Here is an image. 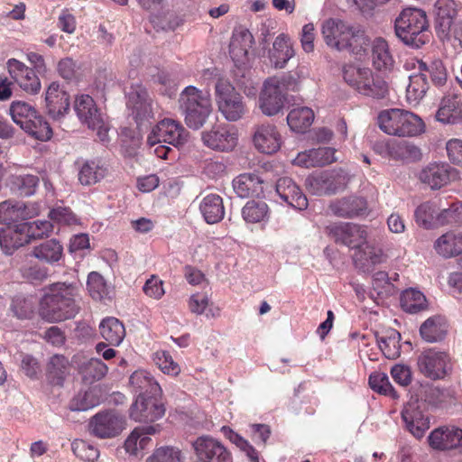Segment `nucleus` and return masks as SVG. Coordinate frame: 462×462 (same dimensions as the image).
<instances>
[{"mask_svg": "<svg viewBox=\"0 0 462 462\" xmlns=\"http://www.w3.org/2000/svg\"><path fill=\"white\" fill-rule=\"evenodd\" d=\"M321 35L327 46L337 51L362 55L369 39L360 27L337 18H329L321 24Z\"/></svg>", "mask_w": 462, "mask_h": 462, "instance_id": "obj_1", "label": "nucleus"}, {"mask_svg": "<svg viewBox=\"0 0 462 462\" xmlns=\"http://www.w3.org/2000/svg\"><path fill=\"white\" fill-rule=\"evenodd\" d=\"M79 287L75 283L56 282L41 301L40 315L49 322L72 319L79 312L76 303Z\"/></svg>", "mask_w": 462, "mask_h": 462, "instance_id": "obj_2", "label": "nucleus"}, {"mask_svg": "<svg viewBox=\"0 0 462 462\" xmlns=\"http://www.w3.org/2000/svg\"><path fill=\"white\" fill-rule=\"evenodd\" d=\"M253 34L248 30H240L233 34L229 45V53L236 69L235 80L237 86L247 94L254 90V82L251 78L252 71L248 66L250 61L249 51L254 44Z\"/></svg>", "mask_w": 462, "mask_h": 462, "instance_id": "obj_3", "label": "nucleus"}, {"mask_svg": "<svg viewBox=\"0 0 462 462\" xmlns=\"http://www.w3.org/2000/svg\"><path fill=\"white\" fill-rule=\"evenodd\" d=\"M426 14L419 8H405L395 19V33L406 45L420 48L429 41Z\"/></svg>", "mask_w": 462, "mask_h": 462, "instance_id": "obj_4", "label": "nucleus"}, {"mask_svg": "<svg viewBox=\"0 0 462 462\" xmlns=\"http://www.w3.org/2000/svg\"><path fill=\"white\" fill-rule=\"evenodd\" d=\"M343 79L346 84L365 97L382 99L389 91L387 82L375 75L371 69L354 64H346L342 69Z\"/></svg>", "mask_w": 462, "mask_h": 462, "instance_id": "obj_5", "label": "nucleus"}, {"mask_svg": "<svg viewBox=\"0 0 462 462\" xmlns=\"http://www.w3.org/2000/svg\"><path fill=\"white\" fill-rule=\"evenodd\" d=\"M378 124L389 135L416 136L425 131L422 119L412 112L393 108L379 114Z\"/></svg>", "mask_w": 462, "mask_h": 462, "instance_id": "obj_6", "label": "nucleus"}, {"mask_svg": "<svg viewBox=\"0 0 462 462\" xmlns=\"http://www.w3.org/2000/svg\"><path fill=\"white\" fill-rule=\"evenodd\" d=\"M215 92L218 110L227 121L236 122L245 115V102L229 81L219 79Z\"/></svg>", "mask_w": 462, "mask_h": 462, "instance_id": "obj_7", "label": "nucleus"}, {"mask_svg": "<svg viewBox=\"0 0 462 462\" xmlns=\"http://www.w3.org/2000/svg\"><path fill=\"white\" fill-rule=\"evenodd\" d=\"M348 174L342 169L315 171L306 178L308 190L317 196L332 195L346 189Z\"/></svg>", "mask_w": 462, "mask_h": 462, "instance_id": "obj_8", "label": "nucleus"}, {"mask_svg": "<svg viewBox=\"0 0 462 462\" xmlns=\"http://www.w3.org/2000/svg\"><path fill=\"white\" fill-rule=\"evenodd\" d=\"M286 78H271L264 81L259 97V107L267 116L280 113L287 101Z\"/></svg>", "mask_w": 462, "mask_h": 462, "instance_id": "obj_9", "label": "nucleus"}, {"mask_svg": "<svg viewBox=\"0 0 462 462\" xmlns=\"http://www.w3.org/2000/svg\"><path fill=\"white\" fill-rule=\"evenodd\" d=\"M74 110L81 123L88 125L89 129L97 132L100 141L105 143L108 140V126L105 122L104 116L97 108L95 100L89 95H80L76 97Z\"/></svg>", "mask_w": 462, "mask_h": 462, "instance_id": "obj_10", "label": "nucleus"}, {"mask_svg": "<svg viewBox=\"0 0 462 462\" xmlns=\"http://www.w3.org/2000/svg\"><path fill=\"white\" fill-rule=\"evenodd\" d=\"M126 106L139 127L153 117V101L143 85H132L126 92Z\"/></svg>", "mask_w": 462, "mask_h": 462, "instance_id": "obj_11", "label": "nucleus"}, {"mask_svg": "<svg viewBox=\"0 0 462 462\" xmlns=\"http://www.w3.org/2000/svg\"><path fill=\"white\" fill-rule=\"evenodd\" d=\"M187 137V131L179 122L166 118L152 128L147 143L151 147L157 143H168L178 148L186 143Z\"/></svg>", "mask_w": 462, "mask_h": 462, "instance_id": "obj_12", "label": "nucleus"}, {"mask_svg": "<svg viewBox=\"0 0 462 462\" xmlns=\"http://www.w3.org/2000/svg\"><path fill=\"white\" fill-rule=\"evenodd\" d=\"M179 102L186 125L189 128L199 129L202 126L201 91L194 86H188L180 93Z\"/></svg>", "mask_w": 462, "mask_h": 462, "instance_id": "obj_13", "label": "nucleus"}, {"mask_svg": "<svg viewBox=\"0 0 462 462\" xmlns=\"http://www.w3.org/2000/svg\"><path fill=\"white\" fill-rule=\"evenodd\" d=\"M328 235L355 251L366 242L367 233L364 226L353 223H333L326 227Z\"/></svg>", "mask_w": 462, "mask_h": 462, "instance_id": "obj_14", "label": "nucleus"}, {"mask_svg": "<svg viewBox=\"0 0 462 462\" xmlns=\"http://www.w3.org/2000/svg\"><path fill=\"white\" fill-rule=\"evenodd\" d=\"M418 366L425 376L433 380L444 378L451 369L449 356L445 352L433 348L420 354Z\"/></svg>", "mask_w": 462, "mask_h": 462, "instance_id": "obj_15", "label": "nucleus"}, {"mask_svg": "<svg viewBox=\"0 0 462 462\" xmlns=\"http://www.w3.org/2000/svg\"><path fill=\"white\" fill-rule=\"evenodd\" d=\"M161 396L137 395L129 410V416L137 422H153L165 413V407L159 400Z\"/></svg>", "mask_w": 462, "mask_h": 462, "instance_id": "obj_16", "label": "nucleus"}, {"mask_svg": "<svg viewBox=\"0 0 462 462\" xmlns=\"http://www.w3.org/2000/svg\"><path fill=\"white\" fill-rule=\"evenodd\" d=\"M430 447L441 451L462 453V429L456 426L439 427L429 436Z\"/></svg>", "mask_w": 462, "mask_h": 462, "instance_id": "obj_17", "label": "nucleus"}, {"mask_svg": "<svg viewBox=\"0 0 462 462\" xmlns=\"http://www.w3.org/2000/svg\"><path fill=\"white\" fill-rule=\"evenodd\" d=\"M123 418L115 411H106L97 413L89 422L91 434L106 439L118 435L124 429Z\"/></svg>", "mask_w": 462, "mask_h": 462, "instance_id": "obj_18", "label": "nucleus"}, {"mask_svg": "<svg viewBox=\"0 0 462 462\" xmlns=\"http://www.w3.org/2000/svg\"><path fill=\"white\" fill-rule=\"evenodd\" d=\"M6 67L10 77L20 88L28 94H37L41 90V81L35 71L16 59H9Z\"/></svg>", "mask_w": 462, "mask_h": 462, "instance_id": "obj_19", "label": "nucleus"}, {"mask_svg": "<svg viewBox=\"0 0 462 462\" xmlns=\"http://www.w3.org/2000/svg\"><path fill=\"white\" fill-rule=\"evenodd\" d=\"M237 143V134L234 127L217 125L204 133V145L218 152L232 151Z\"/></svg>", "mask_w": 462, "mask_h": 462, "instance_id": "obj_20", "label": "nucleus"}, {"mask_svg": "<svg viewBox=\"0 0 462 462\" xmlns=\"http://www.w3.org/2000/svg\"><path fill=\"white\" fill-rule=\"evenodd\" d=\"M457 178V171L447 162H433L420 173L421 182L432 189H440Z\"/></svg>", "mask_w": 462, "mask_h": 462, "instance_id": "obj_21", "label": "nucleus"}, {"mask_svg": "<svg viewBox=\"0 0 462 462\" xmlns=\"http://www.w3.org/2000/svg\"><path fill=\"white\" fill-rule=\"evenodd\" d=\"M253 142L259 152L273 154L280 150L282 138L275 125L264 123L255 126Z\"/></svg>", "mask_w": 462, "mask_h": 462, "instance_id": "obj_22", "label": "nucleus"}, {"mask_svg": "<svg viewBox=\"0 0 462 462\" xmlns=\"http://www.w3.org/2000/svg\"><path fill=\"white\" fill-rule=\"evenodd\" d=\"M329 210L337 217L353 218L367 215L368 206L365 199L348 196L331 201Z\"/></svg>", "mask_w": 462, "mask_h": 462, "instance_id": "obj_23", "label": "nucleus"}, {"mask_svg": "<svg viewBox=\"0 0 462 462\" xmlns=\"http://www.w3.org/2000/svg\"><path fill=\"white\" fill-rule=\"evenodd\" d=\"M45 102L48 114L53 119L59 120L69 109V96L60 88L57 82H51L45 94Z\"/></svg>", "mask_w": 462, "mask_h": 462, "instance_id": "obj_24", "label": "nucleus"}, {"mask_svg": "<svg viewBox=\"0 0 462 462\" xmlns=\"http://www.w3.org/2000/svg\"><path fill=\"white\" fill-rule=\"evenodd\" d=\"M402 418L407 430L417 439L422 438L430 428L429 417L422 413L417 402H410L404 406Z\"/></svg>", "mask_w": 462, "mask_h": 462, "instance_id": "obj_25", "label": "nucleus"}, {"mask_svg": "<svg viewBox=\"0 0 462 462\" xmlns=\"http://www.w3.org/2000/svg\"><path fill=\"white\" fill-rule=\"evenodd\" d=\"M275 189L281 199L291 208L302 210L308 207V199L299 186L288 177L277 180Z\"/></svg>", "mask_w": 462, "mask_h": 462, "instance_id": "obj_26", "label": "nucleus"}, {"mask_svg": "<svg viewBox=\"0 0 462 462\" xmlns=\"http://www.w3.org/2000/svg\"><path fill=\"white\" fill-rule=\"evenodd\" d=\"M434 7L437 32L440 38H447L457 14V4L454 0H437Z\"/></svg>", "mask_w": 462, "mask_h": 462, "instance_id": "obj_27", "label": "nucleus"}, {"mask_svg": "<svg viewBox=\"0 0 462 462\" xmlns=\"http://www.w3.org/2000/svg\"><path fill=\"white\" fill-rule=\"evenodd\" d=\"M405 66H411L420 73L429 74L432 84L436 87H442L447 82L448 71L443 61L439 59L430 60V61L411 59L406 62Z\"/></svg>", "mask_w": 462, "mask_h": 462, "instance_id": "obj_28", "label": "nucleus"}, {"mask_svg": "<svg viewBox=\"0 0 462 462\" xmlns=\"http://www.w3.org/2000/svg\"><path fill=\"white\" fill-rule=\"evenodd\" d=\"M232 186L235 193L242 199L263 194V180L257 174H240L233 180Z\"/></svg>", "mask_w": 462, "mask_h": 462, "instance_id": "obj_29", "label": "nucleus"}, {"mask_svg": "<svg viewBox=\"0 0 462 462\" xmlns=\"http://www.w3.org/2000/svg\"><path fill=\"white\" fill-rule=\"evenodd\" d=\"M29 243L28 235L22 231L21 223L0 229V246L7 255H12L18 248Z\"/></svg>", "mask_w": 462, "mask_h": 462, "instance_id": "obj_30", "label": "nucleus"}, {"mask_svg": "<svg viewBox=\"0 0 462 462\" xmlns=\"http://www.w3.org/2000/svg\"><path fill=\"white\" fill-rule=\"evenodd\" d=\"M107 171V165L102 159L85 160L79 167V181L85 186L94 185L103 180Z\"/></svg>", "mask_w": 462, "mask_h": 462, "instance_id": "obj_31", "label": "nucleus"}, {"mask_svg": "<svg viewBox=\"0 0 462 462\" xmlns=\"http://www.w3.org/2000/svg\"><path fill=\"white\" fill-rule=\"evenodd\" d=\"M461 101L457 95L448 94L443 97L436 113L437 121L445 125H454L461 119Z\"/></svg>", "mask_w": 462, "mask_h": 462, "instance_id": "obj_32", "label": "nucleus"}, {"mask_svg": "<svg viewBox=\"0 0 462 462\" xmlns=\"http://www.w3.org/2000/svg\"><path fill=\"white\" fill-rule=\"evenodd\" d=\"M294 54L295 52L290 37L282 33L275 38L273 48L269 51V58L271 63L275 68L282 69L285 67Z\"/></svg>", "mask_w": 462, "mask_h": 462, "instance_id": "obj_33", "label": "nucleus"}, {"mask_svg": "<svg viewBox=\"0 0 462 462\" xmlns=\"http://www.w3.org/2000/svg\"><path fill=\"white\" fill-rule=\"evenodd\" d=\"M130 384L138 395L143 396H161L162 387L153 376L147 371H135L129 379Z\"/></svg>", "mask_w": 462, "mask_h": 462, "instance_id": "obj_34", "label": "nucleus"}, {"mask_svg": "<svg viewBox=\"0 0 462 462\" xmlns=\"http://www.w3.org/2000/svg\"><path fill=\"white\" fill-rule=\"evenodd\" d=\"M389 157L396 160L416 161L420 157V149L407 141H389L381 145Z\"/></svg>", "mask_w": 462, "mask_h": 462, "instance_id": "obj_35", "label": "nucleus"}, {"mask_svg": "<svg viewBox=\"0 0 462 462\" xmlns=\"http://www.w3.org/2000/svg\"><path fill=\"white\" fill-rule=\"evenodd\" d=\"M372 61L377 70H391L394 60L390 52L387 42L383 38H376L372 44Z\"/></svg>", "mask_w": 462, "mask_h": 462, "instance_id": "obj_36", "label": "nucleus"}, {"mask_svg": "<svg viewBox=\"0 0 462 462\" xmlns=\"http://www.w3.org/2000/svg\"><path fill=\"white\" fill-rule=\"evenodd\" d=\"M28 216L26 206L22 201L8 199L0 203V223L9 226L12 223L23 222Z\"/></svg>", "mask_w": 462, "mask_h": 462, "instance_id": "obj_37", "label": "nucleus"}, {"mask_svg": "<svg viewBox=\"0 0 462 462\" xmlns=\"http://www.w3.org/2000/svg\"><path fill=\"white\" fill-rule=\"evenodd\" d=\"M32 254L41 262L54 264L61 259L63 246L57 239H50L34 246Z\"/></svg>", "mask_w": 462, "mask_h": 462, "instance_id": "obj_38", "label": "nucleus"}, {"mask_svg": "<svg viewBox=\"0 0 462 462\" xmlns=\"http://www.w3.org/2000/svg\"><path fill=\"white\" fill-rule=\"evenodd\" d=\"M448 329L444 317L434 316L425 320L420 328L422 338L427 342H438L444 338Z\"/></svg>", "mask_w": 462, "mask_h": 462, "instance_id": "obj_39", "label": "nucleus"}, {"mask_svg": "<svg viewBox=\"0 0 462 462\" xmlns=\"http://www.w3.org/2000/svg\"><path fill=\"white\" fill-rule=\"evenodd\" d=\"M99 331L102 337L112 346H119L125 337V329L123 323L116 318L107 317L99 324Z\"/></svg>", "mask_w": 462, "mask_h": 462, "instance_id": "obj_40", "label": "nucleus"}, {"mask_svg": "<svg viewBox=\"0 0 462 462\" xmlns=\"http://www.w3.org/2000/svg\"><path fill=\"white\" fill-rule=\"evenodd\" d=\"M429 89L427 75L420 73L412 74L409 77V84L406 88V100L411 106L418 105L425 97Z\"/></svg>", "mask_w": 462, "mask_h": 462, "instance_id": "obj_41", "label": "nucleus"}, {"mask_svg": "<svg viewBox=\"0 0 462 462\" xmlns=\"http://www.w3.org/2000/svg\"><path fill=\"white\" fill-rule=\"evenodd\" d=\"M375 337L377 345L386 358L394 359L400 356L401 334L397 330L388 329L381 334H376Z\"/></svg>", "mask_w": 462, "mask_h": 462, "instance_id": "obj_42", "label": "nucleus"}, {"mask_svg": "<svg viewBox=\"0 0 462 462\" xmlns=\"http://www.w3.org/2000/svg\"><path fill=\"white\" fill-rule=\"evenodd\" d=\"M314 120V112L308 106H298L290 111L287 124L290 128L298 133L307 130Z\"/></svg>", "mask_w": 462, "mask_h": 462, "instance_id": "obj_43", "label": "nucleus"}, {"mask_svg": "<svg viewBox=\"0 0 462 462\" xmlns=\"http://www.w3.org/2000/svg\"><path fill=\"white\" fill-rule=\"evenodd\" d=\"M40 183L36 174H19L11 177V189L22 197H30L35 194Z\"/></svg>", "mask_w": 462, "mask_h": 462, "instance_id": "obj_44", "label": "nucleus"}, {"mask_svg": "<svg viewBox=\"0 0 462 462\" xmlns=\"http://www.w3.org/2000/svg\"><path fill=\"white\" fill-rule=\"evenodd\" d=\"M69 361L62 355H54L47 365V380L52 385L62 386L68 372Z\"/></svg>", "mask_w": 462, "mask_h": 462, "instance_id": "obj_45", "label": "nucleus"}, {"mask_svg": "<svg viewBox=\"0 0 462 462\" xmlns=\"http://www.w3.org/2000/svg\"><path fill=\"white\" fill-rule=\"evenodd\" d=\"M241 214L249 224L266 222L269 219V207L262 200H249L243 207Z\"/></svg>", "mask_w": 462, "mask_h": 462, "instance_id": "obj_46", "label": "nucleus"}, {"mask_svg": "<svg viewBox=\"0 0 462 462\" xmlns=\"http://www.w3.org/2000/svg\"><path fill=\"white\" fill-rule=\"evenodd\" d=\"M232 455L218 440L204 437V462H232Z\"/></svg>", "mask_w": 462, "mask_h": 462, "instance_id": "obj_47", "label": "nucleus"}, {"mask_svg": "<svg viewBox=\"0 0 462 462\" xmlns=\"http://www.w3.org/2000/svg\"><path fill=\"white\" fill-rule=\"evenodd\" d=\"M225 216V208L221 197L210 193L204 197V221L208 224H216Z\"/></svg>", "mask_w": 462, "mask_h": 462, "instance_id": "obj_48", "label": "nucleus"}, {"mask_svg": "<svg viewBox=\"0 0 462 462\" xmlns=\"http://www.w3.org/2000/svg\"><path fill=\"white\" fill-rule=\"evenodd\" d=\"M100 403V390L91 387L79 392L70 402L72 411H84L97 406Z\"/></svg>", "mask_w": 462, "mask_h": 462, "instance_id": "obj_49", "label": "nucleus"}, {"mask_svg": "<svg viewBox=\"0 0 462 462\" xmlns=\"http://www.w3.org/2000/svg\"><path fill=\"white\" fill-rule=\"evenodd\" d=\"M401 305L409 313H417L427 307L425 295L413 288L407 289L401 295Z\"/></svg>", "mask_w": 462, "mask_h": 462, "instance_id": "obj_50", "label": "nucleus"}, {"mask_svg": "<svg viewBox=\"0 0 462 462\" xmlns=\"http://www.w3.org/2000/svg\"><path fill=\"white\" fill-rule=\"evenodd\" d=\"M23 130L40 141H48L52 136L49 123L37 111L35 116L23 125Z\"/></svg>", "mask_w": 462, "mask_h": 462, "instance_id": "obj_51", "label": "nucleus"}, {"mask_svg": "<svg viewBox=\"0 0 462 462\" xmlns=\"http://www.w3.org/2000/svg\"><path fill=\"white\" fill-rule=\"evenodd\" d=\"M22 231L28 235L29 242L49 236L54 231V225L49 220L23 221Z\"/></svg>", "mask_w": 462, "mask_h": 462, "instance_id": "obj_52", "label": "nucleus"}, {"mask_svg": "<svg viewBox=\"0 0 462 462\" xmlns=\"http://www.w3.org/2000/svg\"><path fill=\"white\" fill-rule=\"evenodd\" d=\"M353 259L360 266L375 265L383 261V251L369 245L367 241L360 249L355 251Z\"/></svg>", "mask_w": 462, "mask_h": 462, "instance_id": "obj_53", "label": "nucleus"}, {"mask_svg": "<svg viewBox=\"0 0 462 462\" xmlns=\"http://www.w3.org/2000/svg\"><path fill=\"white\" fill-rule=\"evenodd\" d=\"M458 242L460 243V235L456 236L453 233H446L437 239L434 247L439 254L449 258L459 254Z\"/></svg>", "mask_w": 462, "mask_h": 462, "instance_id": "obj_54", "label": "nucleus"}, {"mask_svg": "<svg viewBox=\"0 0 462 462\" xmlns=\"http://www.w3.org/2000/svg\"><path fill=\"white\" fill-rule=\"evenodd\" d=\"M9 110L13 121L22 129L36 113V109L24 101H13Z\"/></svg>", "mask_w": 462, "mask_h": 462, "instance_id": "obj_55", "label": "nucleus"}, {"mask_svg": "<svg viewBox=\"0 0 462 462\" xmlns=\"http://www.w3.org/2000/svg\"><path fill=\"white\" fill-rule=\"evenodd\" d=\"M160 431V426L156 425H147L135 428L129 437L125 441V448L127 453L134 456H139V444L138 439L142 435H153L156 432Z\"/></svg>", "mask_w": 462, "mask_h": 462, "instance_id": "obj_56", "label": "nucleus"}, {"mask_svg": "<svg viewBox=\"0 0 462 462\" xmlns=\"http://www.w3.org/2000/svg\"><path fill=\"white\" fill-rule=\"evenodd\" d=\"M81 374L86 381H98L102 379L107 373L106 365L99 358H90L82 364Z\"/></svg>", "mask_w": 462, "mask_h": 462, "instance_id": "obj_57", "label": "nucleus"}, {"mask_svg": "<svg viewBox=\"0 0 462 462\" xmlns=\"http://www.w3.org/2000/svg\"><path fill=\"white\" fill-rule=\"evenodd\" d=\"M87 287L90 296L96 300H101L109 294V288L104 277L97 272H91L88 274Z\"/></svg>", "mask_w": 462, "mask_h": 462, "instance_id": "obj_58", "label": "nucleus"}, {"mask_svg": "<svg viewBox=\"0 0 462 462\" xmlns=\"http://www.w3.org/2000/svg\"><path fill=\"white\" fill-rule=\"evenodd\" d=\"M150 22L157 32L173 31L179 25V21L175 14L164 9L152 14Z\"/></svg>", "mask_w": 462, "mask_h": 462, "instance_id": "obj_59", "label": "nucleus"}, {"mask_svg": "<svg viewBox=\"0 0 462 462\" xmlns=\"http://www.w3.org/2000/svg\"><path fill=\"white\" fill-rule=\"evenodd\" d=\"M436 213L437 206L435 203L426 201L417 207L414 212V218L419 226L430 229L433 226Z\"/></svg>", "mask_w": 462, "mask_h": 462, "instance_id": "obj_60", "label": "nucleus"}, {"mask_svg": "<svg viewBox=\"0 0 462 462\" xmlns=\"http://www.w3.org/2000/svg\"><path fill=\"white\" fill-rule=\"evenodd\" d=\"M153 361L163 374L176 376L180 372L179 365L173 361L172 356L169 352H155L153 354Z\"/></svg>", "mask_w": 462, "mask_h": 462, "instance_id": "obj_61", "label": "nucleus"}, {"mask_svg": "<svg viewBox=\"0 0 462 462\" xmlns=\"http://www.w3.org/2000/svg\"><path fill=\"white\" fill-rule=\"evenodd\" d=\"M73 453L80 459L94 462L99 457L98 449L84 440H75L71 444Z\"/></svg>", "mask_w": 462, "mask_h": 462, "instance_id": "obj_62", "label": "nucleus"}, {"mask_svg": "<svg viewBox=\"0 0 462 462\" xmlns=\"http://www.w3.org/2000/svg\"><path fill=\"white\" fill-rule=\"evenodd\" d=\"M369 385L374 391L381 394L393 395L394 393L393 387L385 373H373L369 376Z\"/></svg>", "mask_w": 462, "mask_h": 462, "instance_id": "obj_63", "label": "nucleus"}, {"mask_svg": "<svg viewBox=\"0 0 462 462\" xmlns=\"http://www.w3.org/2000/svg\"><path fill=\"white\" fill-rule=\"evenodd\" d=\"M147 462H181L180 450L172 447L157 448Z\"/></svg>", "mask_w": 462, "mask_h": 462, "instance_id": "obj_64", "label": "nucleus"}]
</instances>
